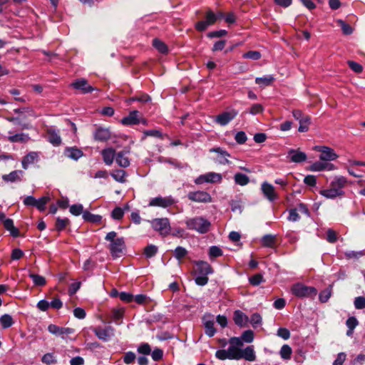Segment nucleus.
I'll use <instances>...</instances> for the list:
<instances>
[{"label":"nucleus","instance_id":"1","mask_svg":"<svg viewBox=\"0 0 365 365\" xmlns=\"http://www.w3.org/2000/svg\"><path fill=\"white\" fill-rule=\"evenodd\" d=\"M349 185L347 178L342 175H336L331 181L327 189L319 191V194L327 199L341 198L345 195L344 188Z\"/></svg>","mask_w":365,"mask_h":365},{"label":"nucleus","instance_id":"2","mask_svg":"<svg viewBox=\"0 0 365 365\" xmlns=\"http://www.w3.org/2000/svg\"><path fill=\"white\" fill-rule=\"evenodd\" d=\"M106 240L110 241L109 249L113 257H118L125 249V241L123 237H117V233L114 231L108 232Z\"/></svg>","mask_w":365,"mask_h":365},{"label":"nucleus","instance_id":"3","mask_svg":"<svg viewBox=\"0 0 365 365\" xmlns=\"http://www.w3.org/2000/svg\"><path fill=\"white\" fill-rule=\"evenodd\" d=\"M187 229L195 230L200 234L207 233L211 227V223L202 217H195L185 220Z\"/></svg>","mask_w":365,"mask_h":365},{"label":"nucleus","instance_id":"4","mask_svg":"<svg viewBox=\"0 0 365 365\" xmlns=\"http://www.w3.org/2000/svg\"><path fill=\"white\" fill-rule=\"evenodd\" d=\"M230 346L227 349L230 359L231 360H240L241 359L240 347L243 346L242 339L239 337H231L229 339Z\"/></svg>","mask_w":365,"mask_h":365},{"label":"nucleus","instance_id":"5","mask_svg":"<svg viewBox=\"0 0 365 365\" xmlns=\"http://www.w3.org/2000/svg\"><path fill=\"white\" fill-rule=\"evenodd\" d=\"M313 150L320 153L319 158L322 161H334L339 158L338 154L330 147L325 145H316Z\"/></svg>","mask_w":365,"mask_h":365},{"label":"nucleus","instance_id":"6","mask_svg":"<svg viewBox=\"0 0 365 365\" xmlns=\"http://www.w3.org/2000/svg\"><path fill=\"white\" fill-rule=\"evenodd\" d=\"M292 292L298 297H308L315 296L317 291L314 287L298 283L292 286Z\"/></svg>","mask_w":365,"mask_h":365},{"label":"nucleus","instance_id":"7","mask_svg":"<svg viewBox=\"0 0 365 365\" xmlns=\"http://www.w3.org/2000/svg\"><path fill=\"white\" fill-rule=\"evenodd\" d=\"M153 228L161 235H167L170 232V226L168 218H157L151 221Z\"/></svg>","mask_w":365,"mask_h":365},{"label":"nucleus","instance_id":"8","mask_svg":"<svg viewBox=\"0 0 365 365\" xmlns=\"http://www.w3.org/2000/svg\"><path fill=\"white\" fill-rule=\"evenodd\" d=\"M238 111L235 109H230L221 113L215 118V122L221 126L227 125L237 115Z\"/></svg>","mask_w":365,"mask_h":365},{"label":"nucleus","instance_id":"9","mask_svg":"<svg viewBox=\"0 0 365 365\" xmlns=\"http://www.w3.org/2000/svg\"><path fill=\"white\" fill-rule=\"evenodd\" d=\"M121 123L125 125H136L142 123L144 125L147 124V120L142 118L139 111L133 110L130 112L128 115L124 117L120 120Z\"/></svg>","mask_w":365,"mask_h":365},{"label":"nucleus","instance_id":"10","mask_svg":"<svg viewBox=\"0 0 365 365\" xmlns=\"http://www.w3.org/2000/svg\"><path fill=\"white\" fill-rule=\"evenodd\" d=\"M175 202V200L172 196H158L150 200L149 202V206L166 208L172 206Z\"/></svg>","mask_w":365,"mask_h":365},{"label":"nucleus","instance_id":"11","mask_svg":"<svg viewBox=\"0 0 365 365\" xmlns=\"http://www.w3.org/2000/svg\"><path fill=\"white\" fill-rule=\"evenodd\" d=\"M93 332L99 339L105 341L110 339L115 334V330L111 326H107L104 328L96 327L93 329Z\"/></svg>","mask_w":365,"mask_h":365},{"label":"nucleus","instance_id":"12","mask_svg":"<svg viewBox=\"0 0 365 365\" xmlns=\"http://www.w3.org/2000/svg\"><path fill=\"white\" fill-rule=\"evenodd\" d=\"M48 331L56 336H60L63 339L66 340L67 336L74 332V329L68 327H58L55 324H50L48 327Z\"/></svg>","mask_w":365,"mask_h":365},{"label":"nucleus","instance_id":"13","mask_svg":"<svg viewBox=\"0 0 365 365\" xmlns=\"http://www.w3.org/2000/svg\"><path fill=\"white\" fill-rule=\"evenodd\" d=\"M202 323L205 327V332L209 337L213 336L216 333L215 328L214 316L210 314H205L202 317Z\"/></svg>","mask_w":365,"mask_h":365},{"label":"nucleus","instance_id":"14","mask_svg":"<svg viewBox=\"0 0 365 365\" xmlns=\"http://www.w3.org/2000/svg\"><path fill=\"white\" fill-rule=\"evenodd\" d=\"M189 200L196 202H210L212 201L210 195L205 191H195L188 193Z\"/></svg>","mask_w":365,"mask_h":365},{"label":"nucleus","instance_id":"15","mask_svg":"<svg viewBox=\"0 0 365 365\" xmlns=\"http://www.w3.org/2000/svg\"><path fill=\"white\" fill-rule=\"evenodd\" d=\"M222 175L220 173H216L213 172L207 173L205 175H202L199 176L195 180L196 184H202L203 182H220L222 180Z\"/></svg>","mask_w":365,"mask_h":365},{"label":"nucleus","instance_id":"16","mask_svg":"<svg viewBox=\"0 0 365 365\" xmlns=\"http://www.w3.org/2000/svg\"><path fill=\"white\" fill-rule=\"evenodd\" d=\"M336 166L327 161H316L310 165L309 170L312 172H321L323 170L331 171L336 170Z\"/></svg>","mask_w":365,"mask_h":365},{"label":"nucleus","instance_id":"17","mask_svg":"<svg viewBox=\"0 0 365 365\" xmlns=\"http://www.w3.org/2000/svg\"><path fill=\"white\" fill-rule=\"evenodd\" d=\"M287 158L292 163H299L307 160V154L299 149H291L288 152Z\"/></svg>","mask_w":365,"mask_h":365},{"label":"nucleus","instance_id":"18","mask_svg":"<svg viewBox=\"0 0 365 365\" xmlns=\"http://www.w3.org/2000/svg\"><path fill=\"white\" fill-rule=\"evenodd\" d=\"M210 151L217 153V156L214 159L217 163L221 165L230 163V161L228 160V158L230 156V155L226 150H224L220 148H216L210 149Z\"/></svg>","mask_w":365,"mask_h":365},{"label":"nucleus","instance_id":"19","mask_svg":"<svg viewBox=\"0 0 365 365\" xmlns=\"http://www.w3.org/2000/svg\"><path fill=\"white\" fill-rule=\"evenodd\" d=\"M71 86L76 90L80 91L82 93H87L94 90L93 88L90 86L88 81L84 78L75 81L71 84Z\"/></svg>","mask_w":365,"mask_h":365},{"label":"nucleus","instance_id":"20","mask_svg":"<svg viewBox=\"0 0 365 365\" xmlns=\"http://www.w3.org/2000/svg\"><path fill=\"white\" fill-rule=\"evenodd\" d=\"M233 321L240 327H245L248 324L249 318L247 314L240 310H236L233 314Z\"/></svg>","mask_w":365,"mask_h":365},{"label":"nucleus","instance_id":"21","mask_svg":"<svg viewBox=\"0 0 365 365\" xmlns=\"http://www.w3.org/2000/svg\"><path fill=\"white\" fill-rule=\"evenodd\" d=\"M262 191L264 196L270 201H273L277 197V195L275 192L274 186L269 183H262Z\"/></svg>","mask_w":365,"mask_h":365},{"label":"nucleus","instance_id":"22","mask_svg":"<svg viewBox=\"0 0 365 365\" xmlns=\"http://www.w3.org/2000/svg\"><path fill=\"white\" fill-rule=\"evenodd\" d=\"M47 139L54 146H58L61 143V138L58 132L52 128L47 129Z\"/></svg>","mask_w":365,"mask_h":365},{"label":"nucleus","instance_id":"23","mask_svg":"<svg viewBox=\"0 0 365 365\" xmlns=\"http://www.w3.org/2000/svg\"><path fill=\"white\" fill-rule=\"evenodd\" d=\"M101 155L103 157V162L107 165H110L114 160L115 156V150L112 148H108L106 149H103L101 151Z\"/></svg>","mask_w":365,"mask_h":365},{"label":"nucleus","instance_id":"24","mask_svg":"<svg viewBox=\"0 0 365 365\" xmlns=\"http://www.w3.org/2000/svg\"><path fill=\"white\" fill-rule=\"evenodd\" d=\"M38 154L36 152H30L26 156H24L21 161V165L24 169L26 170L29 166L34 164L38 160Z\"/></svg>","mask_w":365,"mask_h":365},{"label":"nucleus","instance_id":"25","mask_svg":"<svg viewBox=\"0 0 365 365\" xmlns=\"http://www.w3.org/2000/svg\"><path fill=\"white\" fill-rule=\"evenodd\" d=\"M23 175H24L23 171L14 170V171L11 172L8 175H4L2 176V179L5 182H14L21 181Z\"/></svg>","mask_w":365,"mask_h":365},{"label":"nucleus","instance_id":"26","mask_svg":"<svg viewBox=\"0 0 365 365\" xmlns=\"http://www.w3.org/2000/svg\"><path fill=\"white\" fill-rule=\"evenodd\" d=\"M241 359L249 361H254L256 359V355L252 346H247L245 349H241Z\"/></svg>","mask_w":365,"mask_h":365},{"label":"nucleus","instance_id":"27","mask_svg":"<svg viewBox=\"0 0 365 365\" xmlns=\"http://www.w3.org/2000/svg\"><path fill=\"white\" fill-rule=\"evenodd\" d=\"M110 138V133L108 129L99 128L94 133V138L98 141H106Z\"/></svg>","mask_w":365,"mask_h":365},{"label":"nucleus","instance_id":"28","mask_svg":"<svg viewBox=\"0 0 365 365\" xmlns=\"http://www.w3.org/2000/svg\"><path fill=\"white\" fill-rule=\"evenodd\" d=\"M223 17V14L219 12L217 14H214L211 10H208L205 13V20H204L208 26L214 24L218 19Z\"/></svg>","mask_w":365,"mask_h":365},{"label":"nucleus","instance_id":"29","mask_svg":"<svg viewBox=\"0 0 365 365\" xmlns=\"http://www.w3.org/2000/svg\"><path fill=\"white\" fill-rule=\"evenodd\" d=\"M197 271L202 275H207L212 272L211 266L206 262H199L196 264Z\"/></svg>","mask_w":365,"mask_h":365},{"label":"nucleus","instance_id":"30","mask_svg":"<svg viewBox=\"0 0 365 365\" xmlns=\"http://www.w3.org/2000/svg\"><path fill=\"white\" fill-rule=\"evenodd\" d=\"M4 227L10 232V234L16 237L19 235V230L14 227V222L11 219L7 218L5 219L3 222Z\"/></svg>","mask_w":365,"mask_h":365},{"label":"nucleus","instance_id":"31","mask_svg":"<svg viewBox=\"0 0 365 365\" xmlns=\"http://www.w3.org/2000/svg\"><path fill=\"white\" fill-rule=\"evenodd\" d=\"M274 81V78L272 76H267L255 78V83L258 84L261 88L271 86Z\"/></svg>","mask_w":365,"mask_h":365},{"label":"nucleus","instance_id":"32","mask_svg":"<svg viewBox=\"0 0 365 365\" xmlns=\"http://www.w3.org/2000/svg\"><path fill=\"white\" fill-rule=\"evenodd\" d=\"M110 175L117 182L123 183L126 181L127 174L123 170H115Z\"/></svg>","mask_w":365,"mask_h":365},{"label":"nucleus","instance_id":"33","mask_svg":"<svg viewBox=\"0 0 365 365\" xmlns=\"http://www.w3.org/2000/svg\"><path fill=\"white\" fill-rule=\"evenodd\" d=\"M299 126L298 128L299 132L305 133L309 130V127L311 123V118L308 115H304L303 118L299 120Z\"/></svg>","mask_w":365,"mask_h":365},{"label":"nucleus","instance_id":"34","mask_svg":"<svg viewBox=\"0 0 365 365\" xmlns=\"http://www.w3.org/2000/svg\"><path fill=\"white\" fill-rule=\"evenodd\" d=\"M29 139V135L24 133H16L14 135H10L8 137V140L11 143H19V142H26Z\"/></svg>","mask_w":365,"mask_h":365},{"label":"nucleus","instance_id":"35","mask_svg":"<svg viewBox=\"0 0 365 365\" xmlns=\"http://www.w3.org/2000/svg\"><path fill=\"white\" fill-rule=\"evenodd\" d=\"M115 160L120 167L127 168L130 165V161L123 152H119L117 154Z\"/></svg>","mask_w":365,"mask_h":365},{"label":"nucleus","instance_id":"36","mask_svg":"<svg viewBox=\"0 0 365 365\" xmlns=\"http://www.w3.org/2000/svg\"><path fill=\"white\" fill-rule=\"evenodd\" d=\"M66 155L70 158L78 160L83 155V153L79 149L71 148L66 150Z\"/></svg>","mask_w":365,"mask_h":365},{"label":"nucleus","instance_id":"37","mask_svg":"<svg viewBox=\"0 0 365 365\" xmlns=\"http://www.w3.org/2000/svg\"><path fill=\"white\" fill-rule=\"evenodd\" d=\"M234 178L235 183L241 186L246 185L250 182L249 178L246 175L240 173H236Z\"/></svg>","mask_w":365,"mask_h":365},{"label":"nucleus","instance_id":"38","mask_svg":"<svg viewBox=\"0 0 365 365\" xmlns=\"http://www.w3.org/2000/svg\"><path fill=\"white\" fill-rule=\"evenodd\" d=\"M292 349L287 344L283 345L279 351V354H280L281 358L283 359H285V360L290 359L291 356H292Z\"/></svg>","mask_w":365,"mask_h":365},{"label":"nucleus","instance_id":"39","mask_svg":"<svg viewBox=\"0 0 365 365\" xmlns=\"http://www.w3.org/2000/svg\"><path fill=\"white\" fill-rule=\"evenodd\" d=\"M346 324L349 328V330L347 331V335L350 336L351 334H352L353 330L359 324V322L356 317H349L348 319L346 320Z\"/></svg>","mask_w":365,"mask_h":365},{"label":"nucleus","instance_id":"40","mask_svg":"<svg viewBox=\"0 0 365 365\" xmlns=\"http://www.w3.org/2000/svg\"><path fill=\"white\" fill-rule=\"evenodd\" d=\"M83 218L88 222H99L101 220V216L93 215L88 211L83 212Z\"/></svg>","mask_w":365,"mask_h":365},{"label":"nucleus","instance_id":"41","mask_svg":"<svg viewBox=\"0 0 365 365\" xmlns=\"http://www.w3.org/2000/svg\"><path fill=\"white\" fill-rule=\"evenodd\" d=\"M0 323L4 329H6L12 326L14 321L11 316L4 314L0 317Z\"/></svg>","mask_w":365,"mask_h":365},{"label":"nucleus","instance_id":"42","mask_svg":"<svg viewBox=\"0 0 365 365\" xmlns=\"http://www.w3.org/2000/svg\"><path fill=\"white\" fill-rule=\"evenodd\" d=\"M153 46L161 53H166L168 52V47L165 43L158 38L153 41Z\"/></svg>","mask_w":365,"mask_h":365},{"label":"nucleus","instance_id":"43","mask_svg":"<svg viewBox=\"0 0 365 365\" xmlns=\"http://www.w3.org/2000/svg\"><path fill=\"white\" fill-rule=\"evenodd\" d=\"M336 22L338 25L341 28L342 31L345 35H349L352 34L353 29L349 24H346L345 21L341 19L337 20Z\"/></svg>","mask_w":365,"mask_h":365},{"label":"nucleus","instance_id":"44","mask_svg":"<svg viewBox=\"0 0 365 365\" xmlns=\"http://www.w3.org/2000/svg\"><path fill=\"white\" fill-rule=\"evenodd\" d=\"M242 339V341H245L246 343H251L254 340V332L252 330L245 331L241 337H239Z\"/></svg>","mask_w":365,"mask_h":365},{"label":"nucleus","instance_id":"45","mask_svg":"<svg viewBox=\"0 0 365 365\" xmlns=\"http://www.w3.org/2000/svg\"><path fill=\"white\" fill-rule=\"evenodd\" d=\"M262 245L265 247H272L275 243V237L271 235H267L262 239Z\"/></svg>","mask_w":365,"mask_h":365},{"label":"nucleus","instance_id":"46","mask_svg":"<svg viewBox=\"0 0 365 365\" xmlns=\"http://www.w3.org/2000/svg\"><path fill=\"white\" fill-rule=\"evenodd\" d=\"M158 252V247L155 245H150L145 247L144 254L146 257H153Z\"/></svg>","mask_w":365,"mask_h":365},{"label":"nucleus","instance_id":"47","mask_svg":"<svg viewBox=\"0 0 365 365\" xmlns=\"http://www.w3.org/2000/svg\"><path fill=\"white\" fill-rule=\"evenodd\" d=\"M29 277L32 279L35 285L43 286L46 284V279L42 276L35 274H29Z\"/></svg>","mask_w":365,"mask_h":365},{"label":"nucleus","instance_id":"48","mask_svg":"<svg viewBox=\"0 0 365 365\" xmlns=\"http://www.w3.org/2000/svg\"><path fill=\"white\" fill-rule=\"evenodd\" d=\"M69 224L68 218L61 219L58 217L56 222V228L58 231L63 230Z\"/></svg>","mask_w":365,"mask_h":365},{"label":"nucleus","instance_id":"49","mask_svg":"<svg viewBox=\"0 0 365 365\" xmlns=\"http://www.w3.org/2000/svg\"><path fill=\"white\" fill-rule=\"evenodd\" d=\"M138 352L143 355H149L151 353V347L147 343H143L138 347Z\"/></svg>","mask_w":365,"mask_h":365},{"label":"nucleus","instance_id":"50","mask_svg":"<svg viewBox=\"0 0 365 365\" xmlns=\"http://www.w3.org/2000/svg\"><path fill=\"white\" fill-rule=\"evenodd\" d=\"M50 198L47 196H44L41 197L38 200H36V206L39 210L43 211L45 210V205L49 201Z\"/></svg>","mask_w":365,"mask_h":365},{"label":"nucleus","instance_id":"51","mask_svg":"<svg viewBox=\"0 0 365 365\" xmlns=\"http://www.w3.org/2000/svg\"><path fill=\"white\" fill-rule=\"evenodd\" d=\"M124 310L122 309H113L112 311L111 317L113 321H115L117 324H120L118 321L121 319L123 317Z\"/></svg>","mask_w":365,"mask_h":365},{"label":"nucleus","instance_id":"52","mask_svg":"<svg viewBox=\"0 0 365 365\" xmlns=\"http://www.w3.org/2000/svg\"><path fill=\"white\" fill-rule=\"evenodd\" d=\"M244 58H250L252 60H258L261 58V53L257 51H250L247 53H245L242 55Z\"/></svg>","mask_w":365,"mask_h":365},{"label":"nucleus","instance_id":"53","mask_svg":"<svg viewBox=\"0 0 365 365\" xmlns=\"http://www.w3.org/2000/svg\"><path fill=\"white\" fill-rule=\"evenodd\" d=\"M331 295V288L326 289L320 292L319 296V300L323 303L327 302L329 300V299L330 298Z\"/></svg>","mask_w":365,"mask_h":365},{"label":"nucleus","instance_id":"54","mask_svg":"<svg viewBox=\"0 0 365 365\" xmlns=\"http://www.w3.org/2000/svg\"><path fill=\"white\" fill-rule=\"evenodd\" d=\"M135 359V354L133 353V351H128L123 356V361L126 364H132L133 362H134Z\"/></svg>","mask_w":365,"mask_h":365},{"label":"nucleus","instance_id":"55","mask_svg":"<svg viewBox=\"0 0 365 365\" xmlns=\"http://www.w3.org/2000/svg\"><path fill=\"white\" fill-rule=\"evenodd\" d=\"M83 207L81 204L73 205L70 207V212L76 216H78L83 213Z\"/></svg>","mask_w":365,"mask_h":365},{"label":"nucleus","instance_id":"56","mask_svg":"<svg viewBox=\"0 0 365 365\" xmlns=\"http://www.w3.org/2000/svg\"><path fill=\"white\" fill-rule=\"evenodd\" d=\"M42 362L46 364H55L56 362V359L54 356L51 353H47L44 354L42 357Z\"/></svg>","mask_w":365,"mask_h":365},{"label":"nucleus","instance_id":"57","mask_svg":"<svg viewBox=\"0 0 365 365\" xmlns=\"http://www.w3.org/2000/svg\"><path fill=\"white\" fill-rule=\"evenodd\" d=\"M354 307L357 309H362L365 308V297H356L354 302Z\"/></svg>","mask_w":365,"mask_h":365},{"label":"nucleus","instance_id":"58","mask_svg":"<svg viewBox=\"0 0 365 365\" xmlns=\"http://www.w3.org/2000/svg\"><path fill=\"white\" fill-rule=\"evenodd\" d=\"M348 65L350 67V68L353 70L354 72L357 73H360L362 72L363 67L361 64L353 61H349Z\"/></svg>","mask_w":365,"mask_h":365},{"label":"nucleus","instance_id":"59","mask_svg":"<svg viewBox=\"0 0 365 365\" xmlns=\"http://www.w3.org/2000/svg\"><path fill=\"white\" fill-rule=\"evenodd\" d=\"M187 254V251L182 247H178L175 250V257L178 259L180 260L182 258H183Z\"/></svg>","mask_w":365,"mask_h":365},{"label":"nucleus","instance_id":"60","mask_svg":"<svg viewBox=\"0 0 365 365\" xmlns=\"http://www.w3.org/2000/svg\"><path fill=\"white\" fill-rule=\"evenodd\" d=\"M263 110L264 108L261 104L255 103L250 107V113L252 115H256L262 113Z\"/></svg>","mask_w":365,"mask_h":365},{"label":"nucleus","instance_id":"61","mask_svg":"<svg viewBox=\"0 0 365 365\" xmlns=\"http://www.w3.org/2000/svg\"><path fill=\"white\" fill-rule=\"evenodd\" d=\"M215 356L220 360L230 359L227 349H220L215 353Z\"/></svg>","mask_w":365,"mask_h":365},{"label":"nucleus","instance_id":"62","mask_svg":"<svg viewBox=\"0 0 365 365\" xmlns=\"http://www.w3.org/2000/svg\"><path fill=\"white\" fill-rule=\"evenodd\" d=\"M249 280L251 284L257 286L263 281V277L260 274H257L251 277Z\"/></svg>","mask_w":365,"mask_h":365},{"label":"nucleus","instance_id":"63","mask_svg":"<svg viewBox=\"0 0 365 365\" xmlns=\"http://www.w3.org/2000/svg\"><path fill=\"white\" fill-rule=\"evenodd\" d=\"M250 323L254 327H257L258 325L261 324L262 323V317L261 316L257 314H253L250 319Z\"/></svg>","mask_w":365,"mask_h":365},{"label":"nucleus","instance_id":"64","mask_svg":"<svg viewBox=\"0 0 365 365\" xmlns=\"http://www.w3.org/2000/svg\"><path fill=\"white\" fill-rule=\"evenodd\" d=\"M123 210L119 207H115L111 213L112 217L115 220H120L123 217Z\"/></svg>","mask_w":365,"mask_h":365}]
</instances>
